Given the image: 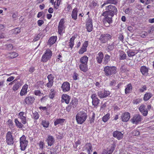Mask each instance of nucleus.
Returning <instances> with one entry per match:
<instances>
[{
	"label": "nucleus",
	"mask_w": 154,
	"mask_h": 154,
	"mask_svg": "<svg viewBox=\"0 0 154 154\" xmlns=\"http://www.w3.org/2000/svg\"><path fill=\"white\" fill-rule=\"evenodd\" d=\"M88 58L86 55L82 57L79 59L80 64L79 66L80 69L84 72H86L88 70Z\"/></svg>",
	"instance_id": "nucleus-1"
},
{
	"label": "nucleus",
	"mask_w": 154,
	"mask_h": 154,
	"mask_svg": "<svg viewBox=\"0 0 154 154\" xmlns=\"http://www.w3.org/2000/svg\"><path fill=\"white\" fill-rule=\"evenodd\" d=\"M104 74L106 76H110L116 74L117 72V69L114 66H107L103 68Z\"/></svg>",
	"instance_id": "nucleus-2"
},
{
	"label": "nucleus",
	"mask_w": 154,
	"mask_h": 154,
	"mask_svg": "<svg viewBox=\"0 0 154 154\" xmlns=\"http://www.w3.org/2000/svg\"><path fill=\"white\" fill-rule=\"evenodd\" d=\"M105 7L106 11L103 12V15L107 14H109V16L113 17L115 14H117L118 10L115 6L110 5L106 6Z\"/></svg>",
	"instance_id": "nucleus-3"
},
{
	"label": "nucleus",
	"mask_w": 154,
	"mask_h": 154,
	"mask_svg": "<svg viewBox=\"0 0 154 154\" xmlns=\"http://www.w3.org/2000/svg\"><path fill=\"white\" fill-rule=\"evenodd\" d=\"M87 116L85 112L80 111L78 112L75 116V119L78 124H82L86 120Z\"/></svg>",
	"instance_id": "nucleus-4"
},
{
	"label": "nucleus",
	"mask_w": 154,
	"mask_h": 154,
	"mask_svg": "<svg viewBox=\"0 0 154 154\" xmlns=\"http://www.w3.org/2000/svg\"><path fill=\"white\" fill-rule=\"evenodd\" d=\"M52 55V51L48 48L46 49L42 56L41 60V62L44 63H46L51 59Z\"/></svg>",
	"instance_id": "nucleus-5"
},
{
	"label": "nucleus",
	"mask_w": 154,
	"mask_h": 154,
	"mask_svg": "<svg viewBox=\"0 0 154 154\" xmlns=\"http://www.w3.org/2000/svg\"><path fill=\"white\" fill-rule=\"evenodd\" d=\"M103 13L102 15L104 17L103 20V22L105 26L107 27H110V24L112 23V17H113L109 16V14H105L104 15L103 14Z\"/></svg>",
	"instance_id": "nucleus-6"
},
{
	"label": "nucleus",
	"mask_w": 154,
	"mask_h": 154,
	"mask_svg": "<svg viewBox=\"0 0 154 154\" xmlns=\"http://www.w3.org/2000/svg\"><path fill=\"white\" fill-rule=\"evenodd\" d=\"M6 142L8 145H13L14 143V138L12 133L8 131L6 134Z\"/></svg>",
	"instance_id": "nucleus-7"
},
{
	"label": "nucleus",
	"mask_w": 154,
	"mask_h": 154,
	"mask_svg": "<svg viewBox=\"0 0 154 154\" xmlns=\"http://www.w3.org/2000/svg\"><path fill=\"white\" fill-rule=\"evenodd\" d=\"M20 143L21 150H25L27 145L28 142L26 140V137L24 135H23L20 138Z\"/></svg>",
	"instance_id": "nucleus-8"
},
{
	"label": "nucleus",
	"mask_w": 154,
	"mask_h": 154,
	"mask_svg": "<svg viewBox=\"0 0 154 154\" xmlns=\"http://www.w3.org/2000/svg\"><path fill=\"white\" fill-rule=\"evenodd\" d=\"M66 20V19L64 18H62L60 20L59 23L58 27V32L60 35H61L62 34L63 31L65 28V23Z\"/></svg>",
	"instance_id": "nucleus-9"
},
{
	"label": "nucleus",
	"mask_w": 154,
	"mask_h": 154,
	"mask_svg": "<svg viewBox=\"0 0 154 154\" xmlns=\"http://www.w3.org/2000/svg\"><path fill=\"white\" fill-rule=\"evenodd\" d=\"M112 36L109 34H101L100 36L99 40L102 44L106 43L108 40L111 38Z\"/></svg>",
	"instance_id": "nucleus-10"
},
{
	"label": "nucleus",
	"mask_w": 154,
	"mask_h": 154,
	"mask_svg": "<svg viewBox=\"0 0 154 154\" xmlns=\"http://www.w3.org/2000/svg\"><path fill=\"white\" fill-rule=\"evenodd\" d=\"M85 26L87 31L88 32H90L92 31L93 29L92 20L90 17H88L87 19Z\"/></svg>",
	"instance_id": "nucleus-11"
},
{
	"label": "nucleus",
	"mask_w": 154,
	"mask_h": 154,
	"mask_svg": "<svg viewBox=\"0 0 154 154\" xmlns=\"http://www.w3.org/2000/svg\"><path fill=\"white\" fill-rule=\"evenodd\" d=\"M142 120V118L140 114H137L134 116L131 121L133 124L137 125Z\"/></svg>",
	"instance_id": "nucleus-12"
},
{
	"label": "nucleus",
	"mask_w": 154,
	"mask_h": 154,
	"mask_svg": "<svg viewBox=\"0 0 154 154\" xmlns=\"http://www.w3.org/2000/svg\"><path fill=\"white\" fill-rule=\"evenodd\" d=\"M116 145L114 143L112 144V145L110 146L107 149H104L102 154H112L115 150Z\"/></svg>",
	"instance_id": "nucleus-13"
},
{
	"label": "nucleus",
	"mask_w": 154,
	"mask_h": 154,
	"mask_svg": "<svg viewBox=\"0 0 154 154\" xmlns=\"http://www.w3.org/2000/svg\"><path fill=\"white\" fill-rule=\"evenodd\" d=\"M97 95L100 98H103L106 97L110 94V92L104 90L103 91H98Z\"/></svg>",
	"instance_id": "nucleus-14"
},
{
	"label": "nucleus",
	"mask_w": 154,
	"mask_h": 154,
	"mask_svg": "<svg viewBox=\"0 0 154 154\" xmlns=\"http://www.w3.org/2000/svg\"><path fill=\"white\" fill-rule=\"evenodd\" d=\"M61 88L63 92H66L70 90V84L67 82H64L62 85Z\"/></svg>",
	"instance_id": "nucleus-15"
},
{
	"label": "nucleus",
	"mask_w": 154,
	"mask_h": 154,
	"mask_svg": "<svg viewBox=\"0 0 154 154\" xmlns=\"http://www.w3.org/2000/svg\"><path fill=\"white\" fill-rule=\"evenodd\" d=\"M35 100V98L33 96H28L26 97L24 100L25 103L27 105L32 104Z\"/></svg>",
	"instance_id": "nucleus-16"
},
{
	"label": "nucleus",
	"mask_w": 154,
	"mask_h": 154,
	"mask_svg": "<svg viewBox=\"0 0 154 154\" xmlns=\"http://www.w3.org/2000/svg\"><path fill=\"white\" fill-rule=\"evenodd\" d=\"M130 118V114L128 112H125L123 113L121 116L122 121L124 122H127Z\"/></svg>",
	"instance_id": "nucleus-17"
},
{
	"label": "nucleus",
	"mask_w": 154,
	"mask_h": 154,
	"mask_svg": "<svg viewBox=\"0 0 154 154\" xmlns=\"http://www.w3.org/2000/svg\"><path fill=\"white\" fill-rule=\"evenodd\" d=\"M139 109L141 114L144 116H147L148 113V111L147 109L146 108V106L142 104L139 106Z\"/></svg>",
	"instance_id": "nucleus-18"
},
{
	"label": "nucleus",
	"mask_w": 154,
	"mask_h": 154,
	"mask_svg": "<svg viewBox=\"0 0 154 154\" xmlns=\"http://www.w3.org/2000/svg\"><path fill=\"white\" fill-rule=\"evenodd\" d=\"M26 114L23 112H20L18 115V117L21 121L23 124H25L26 122Z\"/></svg>",
	"instance_id": "nucleus-19"
},
{
	"label": "nucleus",
	"mask_w": 154,
	"mask_h": 154,
	"mask_svg": "<svg viewBox=\"0 0 154 154\" xmlns=\"http://www.w3.org/2000/svg\"><path fill=\"white\" fill-rule=\"evenodd\" d=\"M61 101L62 103L65 102L67 104H68L71 99L70 97L66 94H63L61 96Z\"/></svg>",
	"instance_id": "nucleus-20"
},
{
	"label": "nucleus",
	"mask_w": 154,
	"mask_h": 154,
	"mask_svg": "<svg viewBox=\"0 0 154 154\" xmlns=\"http://www.w3.org/2000/svg\"><path fill=\"white\" fill-rule=\"evenodd\" d=\"M113 136L115 138H116L119 140L122 139L123 137V134L119 131L116 130L113 132Z\"/></svg>",
	"instance_id": "nucleus-21"
},
{
	"label": "nucleus",
	"mask_w": 154,
	"mask_h": 154,
	"mask_svg": "<svg viewBox=\"0 0 154 154\" xmlns=\"http://www.w3.org/2000/svg\"><path fill=\"white\" fill-rule=\"evenodd\" d=\"M28 88V85L26 84L23 86L20 92V95L21 96H24L27 94Z\"/></svg>",
	"instance_id": "nucleus-22"
},
{
	"label": "nucleus",
	"mask_w": 154,
	"mask_h": 154,
	"mask_svg": "<svg viewBox=\"0 0 154 154\" xmlns=\"http://www.w3.org/2000/svg\"><path fill=\"white\" fill-rule=\"evenodd\" d=\"M79 10L76 7L73 9L71 14V16L72 19L74 20H76L77 18L78 13Z\"/></svg>",
	"instance_id": "nucleus-23"
},
{
	"label": "nucleus",
	"mask_w": 154,
	"mask_h": 154,
	"mask_svg": "<svg viewBox=\"0 0 154 154\" xmlns=\"http://www.w3.org/2000/svg\"><path fill=\"white\" fill-rule=\"evenodd\" d=\"M103 57V54L102 52L100 51L98 53L96 57L97 63L100 64L102 63Z\"/></svg>",
	"instance_id": "nucleus-24"
},
{
	"label": "nucleus",
	"mask_w": 154,
	"mask_h": 154,
	"mask_svg": "<svg viewBox=\"0 0 154 154\" xmlns=\"http://www.w3.org/2000/svg\"><path fill=\"white\" fill-rule=\"evenodd\" d=\"M66 122V120L64 119L58 118L55 119L54 122V124L55 126L60 125H64Z\"/></svg>",
	"instance_id": "nucleus-25"
},
{
	"label": "nucleus",
	"mask_w": 154,
	"mask_h": 154,
	"mask_svg": "<svg viewBox=\"0 0 154 154\" xmlns=\"http://www.w3.org/2000/svg\"><path fill=\"white\" fill-rule=\"evenodd\" d=\"M54 139L53 136L48 135L47 139L46 140V142L48 143V146H51L53 145L54 142Z\"/></svg>",
	"instance_id": "nucleus-26"
},
{
	"label": "nucleus",
	"mask_w": 154,
	"mask_h": 154,
	"mask_svg": "<svg viewBox=\"0 0 154 154\" xmlns=\"http://www.w3.org/2000/svg\"><path fill=\"white\" fill-rule=\"evenodd\" d=\"M140 71L143 75L146 76L148 74L149 69L145 66H143L141 67Z\"/></svg>",
	"instance_id": "nucleus-27"
},
{
	"label": "nucleus",
	"mask_w": 154,
	"mask_h": 154,
	"mask_svg": "<svg viewBox=\"0 0 154 154\" xmlns=\"http://www.w3.org/2000/svg\"><path fill=\"white\" fill-rule=\"evenodd\" d=\"M5 55L7 57V58L13 59L17 57L18 54L15 52H12L8 53L5 54Z\"/></svg>",
	"instance_id": "nucleus-28"
},
{
	"label": "nucleus",
	"mask_w": 154,
	"mask_h": 154,
	"mask_svg": "<svg viewBox=\"0 0 154 154\" xmlns=\"http://www.w3.org/2000/svg\"><path fill=\"white\" fill-rule=\"evenodd\" d=\"M22 85V83L21 82L18 81L14 85L12 89L13 91L15 92L17 91Z\"/></svg>",
	"instance_id": "nucleus-29"
},
{
	"label": "nucleus",
	"mask_w": 154,
	"mask_h": 154,
	"mask_svg": "<svg viewBox=\"0 0 154 154\" xmlns=\"http://www.w3.org/2000/svg\"><path fill=\"white\" fill-rule=\"evenodd\" d=\"M85 149L88 152L91 153L92 152L93 149L92 145L90 143H86L84 147Z\"/></svg>",
	"instance_id": "nucleus-30"
},
{
	"label": "nucleus",
	"mask_w": 154,
	"mask_h": 154,
	"mask_svg": "<svg viewBox=\"0 0 154 154\" xmlns=\"http://www.w3.org/2000/svg\"><path fill=\"white\" fill-rule=\"evenodd\" d=\"M57 39V36H52L50 37L48 40V45H49L50 46L54 44L56 41Z\"/></svg>",
	"instance_id": "nucleus-31"
},
{
	"label": "nucleus",
	"mask_w": 154,
	"mask_h": 154,
	"mask_svg": "<svg viewBox=\"0 0 154 154\" xmlns=\"http://www.w3.org/2000/svg\"><path fill=\"white\" fill-rule=\"evenodd\" d=\"M119 58L120 60H125L127 56L125 52L122 50H119Z\"/></svg>",
	"instance_id": "nucleus-32"
},
{
	"label": "nucleus",
	"mask_w": 154,
	"mask_h": 154,
	"mask_svg": "<svg viewBox=\"0 0 154 154\" xmlns=\"http://www.w3.org/2000/svg\"><path fill=\"white\" fill-rule=\"evenodd\" d=\"M78 103V100L77 98L75 97L73 98L70 103V105L71 106H72L73 107H76Z\"/></svg>",
	"instance_id": "nucleus-33"
},
{
	"label": "nucleus",
	"mask_w": 154,
	"mask_h": 154,
	"mask_svg": "<svg viewBox=\"0 0 154 154\" xmlns=\"http://www.w3.org/2000/svg\"><path fill=\"white\" fill-rule=\"evenodd\" d=\"M132 87L131 84V83L128 84L127 85L126 87L125 88V94H127L130 93V91L132 90Z\"/></svg>",
	"instance_id": "nucleus-34"
},
{
	"label": "nucleus",
	"mask_w": 154,
	"mask_h": 154,
	"mask_svg": "<svg viewBox=\"0 0 154 154\" xmlns=\"http://www.w3.org/2000/svg\"><path fill=\"white\" fill-rule=\"evenodd\" d=\"M138 51H134L133 50H130L127 52L128 56L129 57H133L134 56L138 53Z\"/></svg>",
	"instance_id": "nucleus-35"
},
{
	"label": "nucleus",
	"mask_w": 154,
	"mask_h": 154,
	"mask_svg": "<svg viewBox=\"0 0 154 154\" xmlns=\"http://www.w3.org/2000/svg\"><path fill=\"white\" fill-rule=\"evenodd\" d=\"M152 96V94L150 93L146 92L144 95L143 100L146 101L149 100Z\"/></svg>",
	"instance_id": "nucleus-36"
},
{
	"label": "nucleus",
	"mask_w": 154,
	"mask_h": 154,
	"mask_svg": "<svg viewBox=\"0 0 154 154\" xmlns=\"http://www.w3.org/2000/svg\"><path fill=\"white\" fill-rule=\"evenodd\" d=\"M39 109L40 110H45L46 111V114L47 115L49 114V112H48V111H49L50 109V107L47 106H40L39 107Z\"/></svg>",
	"instance_id": "nucleus-37"
},
{
	"label": "nucleus",
	"mask_w": 154,
	"mask_h": 154,
	"mask_svg": "<svg viewBox=\"0 0 154 154\" xmlns=\"http://www.w3.org/2000/svg\"><path fill=\"white\" fill-rule=\"evenodd\" d=\"M110 56L108 54H106L103 59V64L105 65L107 64L110 60Z\"/></svg>",
	"instance_id": "nucleus-38"
},
{
	"label": "nucleus",
	"mask_w": 154,
	"mask_h": 154,
	"mask_svg": "<svg viewBox=\"0 0 154 154\" xmlns=\"http://www.w3.org/2000/svg\"><path fill=\"white\" fill-rule=\"evenodd\" d=\"M100 100L98 98L92 100V104L94 107H96L98 106L100 103Z\"/></svg>",
	"instance_id": "nucleus-39"
},
{
	"label": "nucleus",
	"mask_w": 154,
	"mask_h": 154,
	"mask_svg": "<svg viewBox=\"0 0 154 154\" xmlns=\"http://www.w3.org/2000/svg\"><path fill=\"white\" fill-rule=\"evenodd\" d=\"M62 0H56L55 2L53 3L54 8L56 9H57L60 5V3Z\"/></svg>",
	"instance_id": "nucleus-40"
},
{
	"label": "nucleus",
	"mask_w": 154,
	"mask_h": 154,
	"mask_svg": "<svg viewBox=\"0 0 154 154\" xmlns=\"http://www.w3.org/2000/svg\"><path fill=\"white\" fill-rule=\"evenodd\" d=\"M15 122V123L16 125L18 128H22L23 127V125L22 123L20 122L17 119H15L14 120Z\"/></svg>",
	"instance_id": "nucleus-41"
},
{
	"label": "nucleus",
	"mask_w": 154,
	"mask_h": 154,
	"mask_svg": "<svg viewBox=\"0 0 154 154\" xmlns=\"http://www.w3.org/2000/svg\"><path fill=\"white\" fill-rule=\"evenodd\" d=\"M110 115L109 113L106 114L102 117V121L104 122H107L110 118Z\"/></svg>",
	"instance_id": "nucleus-42"
},
{
	"label": "nucleus",
	"mask_w": 154,
	"mask_h": 154,
	"mask_svg": "<svg viewBox=\"0 0 154 154\" xmlns=\"http://www.w3.org/2000/svg\"><path fill=\"white\" fill-rule=\"evenodd\" d=\"M50 93L49 95V97L51 99H53L55 95L56 91L53 89H51L50 90Z\"/></svg>",
	"instance_id": "nucleus-43"
},
{
	"label": "nucleus",
	"mask_w": 154,
	"mask_h": 154,
	"mask_svg": "<svg viewBox=\"0 0 154 154\" xmlns=\"http://www.w3.org/2000/svg\"><path fill=\"white\" fill-rule=\"evenodd\" d=\"M35 86L37 87L38 88L40 87L42 88L44 86L43 82L41 81L38 82L36 83Z\"/></svg>",
	"instance_id": "nucleus-44"
},
{
	"label": "nucleus",
	"mask_w": 154,
	"mask_h": 154,
	"mask_svg": "<svg viewBox=\"0 0 154 154\" xmlns=\"http://www.w3.org/2000/svg\"><path fill=\"white\" fill-rule=\"evenodd\" d=\"M41 125L44 127L47 128L49 126V123L48 121L43 120L42 122Z\"/></svg>",
	"instance_id": "nucleus-45"
},
{
	"label": "nucleus",
	"mask_w": 154,
	"mask_h": 154,
	"mask_svg": "<svg viewBox=\"0 0 154 154\" xmlns=\"http://www.w3.org/2000/svg\"><path fill=\"white\" fill-rule=\"evenodd\" d=\"M62 57L61 54H60L57 55L56 57V61L58 63H62L63 62L62 60Z\"/></svg>",
	"instance_id": "nucleus-46"
},
{
	"label": "nucleus",
	"mask_w": 154,
	"mask_h": 154,
	"mask_svg": "<svg viewBox=\"0 0 154 154\" xmlns=\"http://www.w3.org/2000/svg\"><path fill=\"white\" fill-rule=\"evenodd\" d=\"M47 79H48V81L51 82H54V75L52 74L48 75L47 76Z\"/></svg>",
	"instance_id": "nucleus-47"
},
{
	"label": "nucleus",
	"mask_w": 154,
	"mask_h": 154,
	"mask_svg": "<svg viewBox=\"0 0 154 154\" xmlns=\"http://www.w3.org/2000/svg\"><path fill=\"white\" fill-rule=\"evenodd\" d=\"M39 116L38 113L36 112H35L32 114V118L35 120L38 119L39 118Z\"/></svg>",
	"instance_id": "nucleus-48"
},
{
	"label": "nucleus",
	"mask_w": 154,
	"mask_h": 154,
	"mask_svg": "<svg viewBox=\"0 0 154 154\" xmlns=\"http://www.w3.org/2000/svg\"><path fill=\"white\" fill-rule=\"evenodd\" d=\"M87 50V49H86L82 47L79 50L78 53L80 54H82L85 52Z\"/></svg>",
	"instance_id": "nucleus-49"
},
{
	"label": "nucleus",
	"mask_w": 154,
	"mask_h": 154,
	"mask_svg": "<svg viewBox=\"0 0 154 154\" xmlns=\"http://www.w3.org/2000/svg\"><path fill=\"white\" fill-rule=\"evenodd\" d=\"M108 4H111V0H107L105 1L104 3L101 5V8H102L106 5Z\"/></svg>",
	"instance_id": "nucleus-50"
},
{
	"label": "nucleus",
	"mask_w": 154,
	"mask_h": 154,
	"mask_svg": "<svg viewBox=\"0 0 154 154\" xmlns=\"http://www.w3.org/2000/svg\"><path fill=\"white\" fill-rule=\"evenodd\" d=\"M142 101V100L141 99H137L133 100V103L134 104H137L141 103Z\"/></svg>",
	"instance_id": "nucleus-51"
},
{
	"label": "nucleus",
	"mask_w": 154,
	"mask_h": 154,
	"mask_svg": "<svg viewBox=\"0 0 154 154\" xmlns=\"http://www.w3.org/2000/svg\"><path fill=\"white\" fill-rule=\"evenodd\" d=\"M88 45V41H85L82 44V47L87 49V48Z\"/></svg>",
	"instance_id": "nucleus-52"
},
{
	"label": "nucleus",
	"mask_w": 154,
	"mask_h": 154,
	"mask_svg": "<svg viewBox=\"0 0 154 154\" xmlns=\"http://www.w3.org/2000/svg\"><path fill=\"white\" fill-rule=\"evenodd\" d=\"M7 124L9 128H11L13 126V122L11 119H9L7 122Z\"/></svg>",
	"instance_id": "nucleus-53"
},
{
	"label": "nucleus",
	"mask_w": 154,
	"mask_h": 154,
	"mask_svg": "<svg viewBox=\"0 0 154 154\" xmlns=\"http://www.w3.org/2000/svg\"><path fill=\"white\" fill-rule=\"evenodd\" d=\"M53 83L54 82L48 81V82L46 84V86L48 88H50L53 86Z\"/></svg>",
	"instance_id": "nucleus-54"
},
{
	"label": "nucleus",
	"mask_w": 154,
	"mask_h": 154,
	"mask_svg": "<svg viewBox=\"0 0 154 154\" xmlns=\"http://www.w3.org/2000/svg\"><path fill=\"white\" fill-rule=\"evenodd\" d=\"M147 89V87L146 85H143L142 87L139 89V91L141 92H143Z\"/></svg>",
	"instance_id": "nucleus-55"
},
{
	"label": "nucleus",
	"mask_w": 154,
	"mask_h": 154,
	"mask_svg": "<svg viewBox=\"0 0 154 154\" xmlns=\"http://www.w3.org/2000/svg\"><path fill=\"white\" fill-rule=\"evenodd\" d=\"M34 94L36 96H41L42 94L41 91L39 90H35L34 91Z\"/></svg>",
	"instance_id": "nucleus-56"
},
{
	"label": "nucleus",
	"mask_w": 154,
	"mask_h": 154,
	"mask_svg": "<svg viewBox=\"0 0 154 154\" xmlns=\"http://www.w3.org/2000/svg\"><path fill=\"white\" fill-rule=\"evenodd\" d=\"M14 33L15 34H17L20 33L21 31L20 28H19V27L16 28L14 29Z\"/></svg>",
	"instance_id": "nucleus-57"
},
{
	"label": "nucleus",
	"mask_w": 154,
	"mask_h": 154,
	"mask_svg": "<svg viewBox=\"0 0 154 154\" xmlns=\"http://www.w3.org/2000/svg\"><path fill=\"white\" fill-rule=\"evenodd\" d=\"M72 7L71 4H68L66 8V11L68 12L72 10Z\"/></svg>",
	"instance_id": "nucleus-58"
},
{
	"label": "nucleus",
	"mask_w": 154,
	"mask_h": 154,
	"mask_svg": "<svg viewBox=\"0 0 154 154\" xmlns=\"http://www.w3.org/2000/svg\"><path fill=\"white\" fill-rule=\"evenodd\" d=\"M114 43H112L111 45H109L108 46V48L110 50H112L114 48Z\"/></svg>",
	"instance_id": "nucleus-59"
},
{
	"label": "nucleus",
	"mask_w": 154,
	"mask_h": 154,
	"mask_svg": "<svg viewBox=\"0 0 154 154\" xmlns=\"http://www.w3.org/2000/svg\"><path fill=\"white\" fill-rule=\"evenodd\" d=\"M45 145L43 141H40L39 143V146L40 149H43L44 146Z\"/></svg>",
	"instance_id": "nucleus-60"
},
{
	"label": "nucleus",
	"mask_w": 154,
	"mask_h": 154,
	"mask_svg": "<svg viewBox=\"0 0 154 154\" xmlns=\"http://www.w3.org/2000/svg\"><path fill=\"white\" fill-rule=\"evenodd\" d=\"M37 24L38 26H41L44 23V21L42 20H38L37 21Z\"/></svg>",
	"instance_id": "nucleus-61"
},
{
	"label": "nucleus",
	"mask_w": 154,
	"mask_h": 154,
	"mask_svg": "<svg viewBox=\"0 0 154 154\" xmlns=\"http://www.w3.org/2000/svg\"><path fill=\"white\" fill-rule=\"evenodd\" d=\"M48 96L47 95L45 96L41 99L40 101L42 102H44L47 100L48 99Z\"/></svg>",
	"instance_id": "nucleus-62"
},
{
	"label": "nucleus",
	"mask_w": 154,
	"mask_h": 154,
	"mask_svg": "<svg viewBox=\"0 0 154 154\" xmlns=\"http://www.w3.org/2000/svg\"><path fill=\"white\" fill-rule=\"evenodd\" d=\"M91 97V98L92 99V100L98 98V97H97V94L96 93H93L92 94Z\"/></svg>",
	"instance_id": "nucleus-63"
},
{
	"label": "nucleus",
	"mask_w": 154,
	"mask_h": 154,
	"mask_svg": "<svg viewBox=\"0 0 154 154\" xmlns=\"http://www.w3.org/2000/svg\"><path fill=\"white\" fill-rule=\"evenodd\" d=\"M79 76L78 74L74 72L73 74V78L74 80H76L78 79V77Z\"/></svg>",
	"instance_id": "nucleus-64"
}]
</instances>
